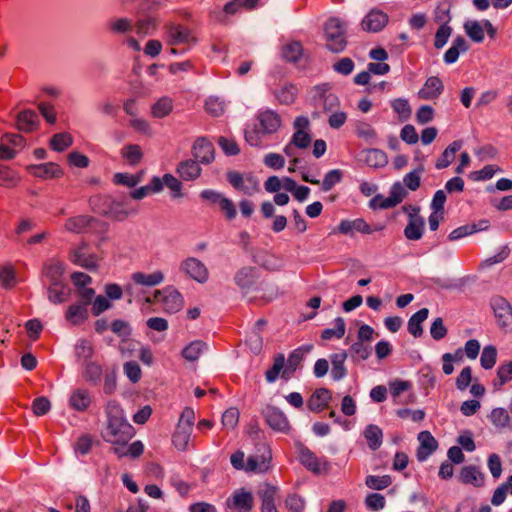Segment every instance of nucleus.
Returning <instances> with one entry per match:
<instances>
[{"label":"nucleus","mask_w":512,"mask_h":512,"mask_svg":"<svg viewBox=\"0 0 512 512\" xmlns=\"http://www.w3.org/2000/svg\"><path fill=\"white\" fill-rule=\"evenodd\" d=\"M107 424L102 432L104 441L112 445L113 452L119 457L130 456L137 458L144 452V445L141 441L128 443L135 434L134 428L123 416L120 405L111 400L106 406Z\"/></svg>","instance_id":"1"},{"label":"nucleus","mask_w":512,"mask_h":512,"mask_svg":"<svg viewBox=\"0 0 512 512\" xmlns=\"http://www.w3.org/2000/svg\"><path fill=\"white\" fill-rule=\"evenodd\" d=\"M326 46L332 52H341L347 45L343 23L338 18H330L324 27Z\"/></svg>","instance_id":"2"},{"label":"nucleus","mask_w":512,"mask_h":512,"mask_svg":"<svg viewBox=\"0 0 512 512\" xmlns=\"http://www.w3.org/2000/svg\"><path fill=\"white\" fill-rule=\"evenodd\" d=\"M226 176L228 182L234 189L246 195L251 196L259 191V183L251 174L243 175L237 171H229Z\"/></svg>","instance_id":"3"},{"label":"nucleus","mask_w":512,"mask_h":512,"mask_svg":"<svg viewBox=\"0 0 512 512\" xmlns=\"http://www.w3.org/2000/svg\"><path fill=\"white\" fill-rule=\"evenodd\" d=\"M263 416L271 429L281 433H289L291 426L285 414L278 408L267 406L263 410Z\"/></svg>","instance_id":"4"},{"label":"nucleus","mask_w":512,"mask_h":512,"mask_svg":"<svg viewBox=\"0 0 512 512\" xmlns=\"http://www.w3.org/2000/svg\"><path fill=\"white\" fill-rule=\"evenodd\" d=\"M384 225L377 224L374 227L370 226L364 219L357 218L355 220H342L337 227V230L341 234H350L353 230L362 234H371L376 231L384 229Z\"/></svg>","instance_id":"5"},{"label":"nucleus","mask_w":512,"mask_h":512,"mask_svg":"<svg viewBox=\"0 0 512 512\" xmlns=\"http://www.w3.org/2000/svg\"><path fill=\"white\" fill-rule=\"evenodd\" d=\"M228 506L234 512H251L254 506L253 495L244 488L238 489L228 499Z\"/></svg>","instance_id":"6"},{"label":"nucleus","mask_w":512,"mask_h":512,"mask_svg":"<svg viewBox=\"0 0 512 512\" xmlns=\"http://www.w3.org/2000/svg\"><path fill=\"white\" fill-rule=\"evenodd\" d=\"M181 270L190 278L199 283H205L208 280L209 272L206 266L197 258L190 257L181 263Z\"/></svg>","instance_id":"7"},{"label":"nucleus","mask_w":512,"mask_h":512,"mask_svg":"<svg viewBox=\"0 0 512 512\" xmlns=\"http://www.w3.org/2000/svg\"><path fill=\"white\" fill-rule=\"evenodd\" d=\"M257 495L261 500V512H278L276 506V500L278 497L277 487L269 483H265L259 488Z\"/></svg>","instance_id":"8"},{"label":"nucleus","mask_w":512,"mask_h":512,"mask_svg":"<svg viewBox=\"0 0 512 512\" xmlns=\"http://www.w3.org/2000/svg\"><path fill=\"white\" fill-rule=\"evenodd\" d=\"M261 447L264 449L261 455H251L247 458L245 467L247 472L263 473L269 469L271 452L265 443H262Z\"/></svg>","instance_id":"9"},{"label":"nucleus","mask_w":512,"mask_h":512,"mask_svg":"<svg viewBox=\"0 0 512 512\" xmlns=\"http://www.w3.org/2000/svg\"><path fill=\"white\" fill-rule=\"evenodd\" d=\"M332 400V392L328 388H317L307 400L310 411L320 413L329 407Z\"/></svg>","instance_id":"10"},{"label":"nucleus","mask_w":512,"mask_h":512,"mask_svg":"<svg viewBox=\"0 0 512 512\" xmlns=\"http://www.w3.org/2000/svg\"><path fill=\"white\" fill-rule=\"evenodd\" d=\"M192 154L201 163L210 164L214 160V146L205 137H199L193 144Z\"/></svg>","instance_id":"11"},{"label":"nucleus","mask_w":512,"mask_h":512,"mask_svg":"<svg viewBox=\"0 0 512 512\" xmlns=\"http://www.w3.org/2000/svg\"><path fill=\"white\" fill-rule=\"evenodd\" d=\"M388 15L379 9H372L363 19L361 25L367 32H378L388 23Z\"/></svg>","instance_id":"12"},{"label":"nucleus","mask_w":512,"mask_h":512,"mask_svg":"<svg viewBox=\"0 0 512 512\" xmlns=\"http://www.w3.org/2000/svg\"><path fill=\"white\" fill-rule=\"evenodd\" d=\"M493 310L500 328L508 330L512 328V308L504 299H497L493 303Z\"/></svg>","instance_id":"13"},{"label":"nucleus","mask_w":512,"mask_h":512,"mask_svg":"<svg viewBox=\"0 0 512 512\" xmlns=\"http://www.w3.org/2000/svg\"><path fill=\"white\" fill-rule=\"evenodd\" d=\"M420 445L417 449V459L426 460L438 448V442L429 431H422L418 434Z\"/></svg>","instance_id":"14"},{"label":"nucleus","mask_w":512,"mask_h":512,"mask_svg":"<svg viewBox=\"0 0 512 512\" xmlns=\"http://www.w3.org/2000/svg\"><path fill=\"white\" fill-rule=\"evenodd\" d=\"M27 169L31 175L43 179L60 178L63 176L61 167L53 162L31 165Z\"/></svg>","instance_id":"15"},{"label":"nucleus","mask_w":512,"mask_h":512,"mask_svg":"<svg viewBox=\"0 0 512 512\" xmlns=\"http://www.w3.org/2000/svg\"><path fill=\"white\" fill-rule=\"evenodd\" d=\"M166 34L171 45H178L195 41L190 30L179 24L167 25Z\"/></svg>","instance_id":"16"},{"label":"nucleus","mask_w":512,"mask_h":512,"mask_svg":"<svg viewBox=\"0 0 512 512\" xmlns=\"http://www.w3.org/2000/svg\"><path fill=\"white\" fill-rule=\"evenodd\" d=\"M300 462L313 473H321L323 469L327 468V462L321 460L307 447L301 446L299 449Z\"/></svg>","instance_id":"17"},{"label":"nucleus","mask_w":512,"mask_h":512,"mask_svg":"<svg viewBox=\"0 0 512 512\" xmlns=\"http://www.w3.org/2000/svg\"><path fill=\"white\" fill-rule=\"evenodd\" d=\"M86 245H82L70 253L72 263L88 270H95L98 267V258L94 254L85 252Z\"/></svg>","instance_id":"18"},{"label":"nucleus","mask_w":512,"mask_h":512,"mask_svg":"<svg viewBox=\"0 0 512 512\" xmlns=\"http://www.w3.org/2000/svg\"><path fill=\"white\" fill-rule=\"evenodd\" d=\"M161 303L163 309L168 313H174L179 311L183 306V297L175 289L165 288L162 291Z\"/></svg>","instance_id":"19"},{"label":"nucleus","mask_w":512,"mask_h":512,"mask_svg":"<svg viewBox=\"0 0 512 512\" xmlns=\"http://www.w3.org/2000/svg\"><path fill=\"white\" fill-rule=\"evenodd\" d=\"M444 90L441 79L437 76L427 78L424 86L418 92V96L423 100H433L437 98Z\"/></svg>","instance_id":"20"},{"label":"nucleus","mask_w":512,"mask_h":512,"mask_svg":"<svg viewBox=\"0 0 512 512\" xmlns=\"http://www.w3.org/2000/svg\"><path fill=\"white\" fill-rule=\"evenodd\" d=\"M95 221L94 217L88 215L73 216L65 221L64 228L68 232L84 233Z\"/></svg>","instance_id":"21"},{"label":"nucleus","mask_w":512,"mask_h":512,"mask_svg":"<svg viewBox=\"0 0 512 512\" xmlns=\"http://www.w3.org/2000/svg\"><path fill=\"white\" fill-rule=\"evenodd\" d=\"M258 120L260 122L262 132L265 134L275 133L281 126L280 116L271 110L261 112L258 116Z\"/></svg>","instance_id":"22"},{"label":"nucleus","mask_w":512,"mask_h":512,"mask_svg":"<svg viewBox=\"0 0 512 512\" xmlns=\"http://www.w3.org/2000/svg\"><path fill=\"white\" fill-rule=\"evenodd\" d=\"M39 117L33 110H24L17 115V128L25 133L33 132L37 129Z\"/></svg>","instance_id":"23"},{"label":"nucleus","mask_w":512,"mask_h":512,"mask_svg":"<svg viewBox=\"0 0 512 512\" xmlns=\"http://www.w3.org/2000/svg\"><path fill=\"white\" fill-rule=\"evenodd\" d=\"M311 349L312 345H306L292 351L288 357L287 366L283 370L282 376L286 377L289 374L294 373L296 369L300 366L301 362L303 361L304 355L310 352Z\"/></svg>","instance_id":"24"},{"label":"nucleus","mask_w":512,"mask_h":512,"mask_svg":"<svg viewBox=\"0 0 512 512\" xmlns=\"http://www.w3.org/2000/svg\"><path fill=\"white\" fill-rule=\"evenodd\" d=\"M201 167L192 159L185 160L179 163L177 173L185 181L196 180L201 175Z\"/></svg>","instance_id":"25"},{"label":"nucleus","mask_w":512,"mask_h":512,"mask_svg":"<svg viewBox=\"0 0 512 512\" xmlns=\"http://www.w3.org/2000/svg\"><path fill=\"white\" fill-rule=\"evenodd\" d=\"M63 273V264L56 260L47 261L42 268V275L46 280L49 281L50 284L55 282H62Z\"/></svg>","instance_id":"26"},{"label":"nucleus","mask_w":512,"mask_h":512,"mask_svg":"<svg viewBox=\"0 0 512 512\" xmlns=\"http://www.w3.org/2000/svg\"><path fill=\"white\" fill-rule=\"evenodd\" d=\"M425 220L422 216L411 218L404 229V235L408 240L417 241L423 236Z\"/></svg>","instance_id":"27"},{"label":"nucleus","mask_w":512,"mask_h":512,"mask_svg":"<svg viewBox=\"0 0 512 512\" xmlns=\"http://www.w3.org/2000/svg\"><path fill=\"white\" fill-rule=\"evenodd\" d=\"M273 94L280 104L290 105L296 100L298 88L292 83H286L274 90Z\"/></svg>","instance_id":"28"},{"label":"nucleus","mask_w":512,"mask_h":512,"mask_svg":"<svg viewBox=\"0 0 512 512\" xmlns=\"http://www.w3.org/2000/svg\"><path fill=\"white\" fill-rule=\"evenodd\" d=\"M70 289L62 282H55L48 287V299L54 304L64 303L68 300Z\"/></svg>","instance_id":"29"},{"label":"nucleus","mask_w":512,"mask_h":512,"mask_svg":"<svg viewBox=\"0 0 512 512\" xmlns=\"http://www.w3.org/2000/svg\"><path fill=\"white\" fill-rule=\"evenodd\" d=\"M429 311L422 308L413 314L408 321V331L415 338L421 337L423 334L422 323L427 319Z\"/></svg>","instance_id":"30"},{"label":"nucleus","mask_w":512,"mask_h":512,"mask_svg":"<svg viewBox=\"0 0 512 512\" xmlns=\"http://www.w3.org/2000/svg\"><path fill=\"white\" fill-rule=\"evenodd\" d=\"M347 356V352L344 350L330 356L332 363L331 376L334 380H340L347 374V369L344 366Z\"/></svg>","instance_id":"31"},{"label":"nucleus","mask_w":512,"mask_h":512,"mask_svg":"<svg viewBox=\"0 0 512 512\" xmlns=\"http://www.w3.org/2000/svg\"><path fill=\"white\" fill-rule=\"evenodd\" d=\"M438 19L440 21H443L444 23L437 29L436 31V34H435V40H434V46L437 48V49H440L442 48L448 38L450 37L451 35V32H452V29L450 26L447 25V22L449 21L450 17H449V12L448 11H445L443 12V15L441 16H438Z\"/></svg>","instance_id":"32"},{"label":"nucleus","mask_w":512,"mask_h":512,"mask_svg":"<svg viewBox=\"0 0 512 512\" xmlns=\"http://www.w3.org/2000/svg\"><path fill=\"white\" fill-rule=\"evenodd\" d=\"M69 403L74 410L84 412L89 408L91 398L87 390L77 389L71 394Z\"/></svg>","instance_id":"33"},{"label":"nucleus","mask_w":512,"mask_h":512,"mask_svg":"<svg viewBox=\"0 0 512 512\" xmlns=\"http://www.w3.org/2000/svg\"><path fill=\"white\" fill-rule=\"evenodd\" d=\"M462 142L461 141H453L440 155V157L436 161L437 169H444L448 167L453 160L455 159L456 153L461 149Z\"/></svg>","instance_id":"34"},{"label":"nucleus","mask_w":512,"mask_h":512,"mask_svg":"<svg viewBox=\"0 0 512 512\" xmlns=\"http://www.w3.org/2000/svg\"><path fill=\"white\" fill-rule=\"evenodd\" d=\"M460 479L465 484H472L476 487L482 486L484 476L475 466H465L461 469Z\"/></svg>","instance_id":"35"},{"label":"nucleus","mask_w":512,"mask_h":512,"mask_svg":"<svg viewBox=\"0 0 512 512\" xmlns=\"http://www.w3.org/2000/svg\"><path fill=\"white\" fill-rule=\"evenodd\" d=\"M65 318L73 325H79L88 318L87 306L83 304H73L68 307Z\"/></svg>","instance_id":"36"},{"label":"nucleus","mask_w":512,"mask_h":512,"mask_svg":"<svg viewBox=\"0 0 512 512\" xmlns=\"http://www.w3.org/2000/svg\"><path fill=\"white\" fill-rule=\"evenodd\" d=\"M89 204L95 213L107 217L108 211L111 205H113V199L107 195H94L90 197Z\"/></svg>","instance_id":"37"},{"label":"nucleus","mask_w":512,"mask_h":512,"mask_svg":"<svg viewBox=\"0 0 512 512\" xmlns=\"http://www.w3.org/2000/svg\"><path fill=\"white\" fill-rule=\"evenodd\" d=\"M364 437L369 448L377 450L382 444L383 433L377 425L370 424L364 430Z\"/></svg>","instance_id":"38"},{"label":"nucleus","mask_w":512,"mask_h":512,"mask_svg":"<svg viewBox=\"0 0 512 512\" xmlns=\"http://www.w3.org/2000/svg\"><path fill=\"white\" fill-rule=\"evenodd\" d=\"M132 279L136 284L144 286H155L163 281L164 275L160 271H156L151 274L136 272L132 275Z\"/></svg>","instance_id":"39"},{"label":"nucleus","mask_w":512,"mask_h":512,"mask_svg":"<svg viewBox=\"0 0 512 512\" xmlns=\"http://www.w3.org/2000/svg\"><path fill=\"white\" fill-rule=\"evenodd\" d=\"M158 26V20L154 17H146L143 19H139L133 24V27H135L136 34L139 37H145L149 34H151L153 31L156 30Z\"/></svg>","instance_id":"40"},{"label":"nucleus","mask_w":512,"mask_h":512,"mask_svg":"<svg viewBox=\"0 0 512 512\" xmlns=\"http://www.w3.org/2000/svg\"><path fill=\"white\" fill-rule=\"evenodd\" d=\"M303 54L302 44L298 41H292L282 47V56L286 61L297 62Z\"/></svg>","instance_id":"41"},{"label":"nucleus","mask_w":512,"mask_h":512,"mask_svg":"<svg viewBox=\"0 0 512 512\" xmlns=\"http://www.w3.org/2000/svg\"><path fill=\"white\" fill-rule=\"evenodd\" d=\"M20 177L16 171L8 166L0 165V186L13 188L18 185Z\"/></svg>","instance_id":"42"},{"label":"nucleus","mask_w":512,"mask_h":512,"mask_svg":"<svg viewBox=\"0 0 512 512\" xmlns=\"http://www.w3.org/2000/svg\"><path fill=\"white\" fill-rule=\"evenodd\" d=\"M512 380V361L503 363L498 367L497 379L494 380L493 386L496 390H500L502 386Z\"/></svg>","instance_id":"43"},{"label":"nucleus","mask_w":512,"mask_h":512,"mask_svg":"<svg viewBox=\"0 0 512 512\" xmlns=\"http://www.w3.org/2000/svg\"><path fill=\"white\" fill-rule=\"evenodd\" d=\"M121 154L132 166L139 164L143 158L141 147L137 144H129L124 146L121 150Z\"/></svg>","instance_id":"44"},{"label":"nucleus","mask_w":512,"mask_h":512,"mask_svg":"<svg viewBox=\"0 0 512 512\" xmlns=\"http://www.w3.org/2000/svg\"><path fill=\"white\" fill-rule=\"evenodd\" d=\"M191 431V429H188V426H186V428H183L182 426L176 427L172 437V442L178 450H185L187 448L190 441Z\"/></svg>","instance_id":"45"},{"label":"nucleus","mask_w":512,"mask_h":512,"mask_svg":"<svg viewBox=\"0 0 512 512\" xmlns=\"http://www.w3.org/2000/svg\"><path fill=\"white\" fill-rule=\"evenodd\" d=\"M72 143L73 139L69 133H57L52 136L50 140V147L57 152H62L69 148Z\"/></svg>","instance_id":"46"},{"label":"nucleus","mask_w":512,"mask_h":512,"mask_svg":"<svg viewBox=\"0 0 512 512\" xmlns=\"http://www.w3.org/2000/svg\"><path fill=\"white\" fill-rule=\"evenodd\" d=\"M315 91L319 97L323 99V106L325 110L331 111L333 108L338 106L339 101L337 96L332 93L327 94L328 86L326 84L316 86Z\"/></svg>","instance_id":"47"},{"label":"nucleus","mask_w":512,"mask_h":512,"mask_svg":"<svg viewBox=\"0 0 512 512\" xmlns=\"http://www.w3.org/2000/svg\"><path fill=\"white\" fill-rule=\"evenodd\" d=\"M205 348V342L201 340L193 341L183 349L182 356L189 361H195L200 357Z\"/></svg>","instance_id":"48"},{"label":"nucleus","mask_w":512,"mask_h":512,"mask_svg":"<svg viewBox=\"0 0 512 512\" xmlns=\"http://www.w3.org/2000/svg\"><path fill=\"white\" fill-rule=\"evenodd\" d=\"M464 29L468 37L474 42H482L484 40V28L482 24L475 20L465 22Z\"/></svg>","instance_id":"49"},{"label":"nucleus","mask_w":512,"mask_h":512,"mask_svg":"<svg viewBox=\"0 0 512 512\" xmlns=\"http://www.w3.org/2000/svg\"><path fill=\"white\" fill-rule=\"evenodd\" d=\"M346 331V325L343 318L338 317L335 319V328L333 329H325L321 333V338L323 340H330L331 338L335 337L337 339H340L344 336Z\"/></svg>","instance_id":"50"},{"label":"nucleus","mask_w":512,"mask_h":512,"mask_svg":"<svg viewBox=\"0 0 512 512\" xmlns=\"http://www.w3.org/2000/svg\"><path fill=\"white\" fill-rule=\"evenodd\" d=\"M204 108L209 115L219 117L224 113L225 104L219 97L211 96L205 101Z\"/></svg>","instance_id":"51"},{"label":"nucleus","mask_w":512,"mask_h":512,"mask_svg":"<svg viewBox=\"0 0 512 512\" xmlns=\"http://www.w3.org/2000/svg\"><path fill=\"white\" fill-rule=\"evenodd\" d=\"M365 484L374 490H383L392 484V479L389 475L376 476L369 475L366 477Z\"/></svg>","instance_id":"52"},{"label":"nucleus","mask_w":512,"mask_h":512,"mask_svg":"<svg viewBox=\"0 0 512 512\" xmlns=\"http://www.w3.org/2000/svg\"><path fill=\"white\" fill-rule=\"evenodd\" d=\"M496 360H497L496 347L492 346V345L485 346L482 351L481 358H480L481 366L487 370L491 369L494 367Z\"/></svg>","instance_id":"53"},{"label":"nucleus","mask_w":512,"mask_h":512,"mask_svg":"<svg viewBox=\"0 0 512 512\" xmlns=\"http://www.w3.org/2000/svg\"><path fill=\"white\" fill-rule=\"evenodd\" d=\"M285 365V357L283 354L279 353L274 357V363L271 368H269L266 371V379L268 382H274L278 376L279 373L284 370Z\"/></svg>","instance_id":"54"},{"label":"nucleus","mask_w":512,"mask_h":512,"mask_svg":"<svg viewBox=\"0 0 512 512\" xmlns=\"http://www.w3.org/2000/svg\"><path fill=\"white\" fill-rule=\"evenodd\" d=\"M255 270L253 268H243L235 276V281L241 288H249L254 284Z\"/></svg>","instance_id":"55"},{"label":"nucleus","mask_w":512,"mask_h":512,"mask_svg":"<svg viewBox=\"0 0 512 512\" xmlns=\"http://www.w3.org/2000/svg\"><path fill=\"white\" fill-rule=\"evenodd\" d=\"M109 29L115 34H125L133 29V21L128 18H117L109 23Z\"/></svg>","instance_id":"56"},{"label":"nucleus","mask_w":512,"mask_h":512,"mask_svg":"<svg viewBox=\"0 0 512 512\" xmlns=\"http://www.w3.org/2000/svg\"><path fill=\"white\" fill-rule=\"evenodd\" d=\"M173 105L169 98L159 99L152 107L154 117L163 118L172 111Z\"/></svg>","instance_id":"57"},{"label":"nucleus","mask_w":512,"mask_h":512,"mask_svg":"<svg viewBox=\"0 0 512 512\" xmlns=\"http://www.w3.org/2000/svg\"><path fill=\"white\" fill-rule=\"evenodd\" d=\"M391 106L401 120H407L411 116V107L408 100L397 98L391 102Z\"/></svg>","instance_id":"58"},{"label":"nucleus","mask_w":512,"mask_h":512,"mask_svg":"<svg viewBox=\"0 0 512 512\" xmlns=\"http://www.w3.org/2000/svg\"><path fill=\"white\" fill-rule=\"evenodd\" d=\"M93 353V346L87 340H80L75 346V354L80 360L87 361L92 357Z\"/></svg>","instance_id":"59"},{"label":"nucleus","mask_w":512,"mask_h":512,"mask_svg":"<svg viewBox=\"0 0 512 512\" xmlns=\"http://www.w3.org/2000/svg\"><path fill=\"white\" fill-rule=\"evenodd\" d=\"M239 410L235 407L227 409L222 415V425L227 429H234L239 422Z\"/></svg>","instance_id":"60"},{"label":"nucleus","mask_w":512,"mask_h":512,"mask_svg":"<svg viewBox=\"0 0 512 512\" xmlns=\"http://www.w3.org/2000/svg\"><path fill=\"white\" fill-rule=\"evenodd\" d=\"M355 132L359 138H362L366 141H369L376 137V132L373 129V127L369 123L364 121H358L355 124Z\"/></svg>","instance_id":"61"},{"label":"nucleus","mask_w":512,"mask_h":512,"mask_svg":"<svg viewBox=\"0 0 512 512\" xmlns=\"http://www.w3.org/2000/svg\"><path fill=\"white\" fill-rule=\"evenodd\" d=\"M108 212L107 217L115 221H123L129 215V211L125 209L123 203L116 202L115 200H113V205H111Z\"/></svg>","instance_id":"62"},{"label":"nucleus","mask_w":512,"mask_h":512,"mask_svg":"<svg viewBox=\"0 0 512 512\" xmlns=\"http://www.w3.org/2000/svg\"><path fill=\"white\" fill-rule=\"evenodd\" d=\"M311 140L307 131L296 130L292 136L291 144L299 149H306L309 147Z\"/></svg>","instance_id":"63"},{"label":"nucleus","mask_w":512,"mask_h":512,"mask_svg":"<svg viewBox=\"0 0 512 512\" xmlns=\"http://www.w3.org/2000/svg\"><path fill=\"white\" fill-rule=\"evenodd\" d=\"M385 497L379 493H371L365 498V504L369 510L379 511L385 507Z\"/></svg>","instance_id":"64"}]
</instances>
